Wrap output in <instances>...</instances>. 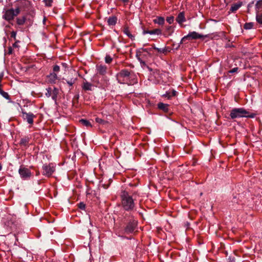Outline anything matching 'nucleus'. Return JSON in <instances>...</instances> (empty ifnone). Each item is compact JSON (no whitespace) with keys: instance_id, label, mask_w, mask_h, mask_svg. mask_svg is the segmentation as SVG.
Returning a JSON list of instances; mask_svg holds the SVG:
<instances>
[{"instance_id":"nucleus-1","label":"nucleus","mask_w":262,"mask_h":262,"mask_svg":"<svg viewBox=\"0 0 262 262\" xmlns=\"http://www.w3.org/2000/svg\"><path fill=\"white\" fill-rule=\"evenodd\" d=\"M121 206L126 211H131L136 207V199L134 195H132L128 191H123L120 195Z\"/></svg>"},{"instance_id":"nucleus-2","label":"nucleus","mask_w":262,"mask_h":262,"mask_svg":"<svg viewBox=\"0 0 262 262\" xmlns=\"http://www.w3.org/2000/svg\"><path fill=\"white\" fill-rule=\"evenodd\" d=\"M117 79L120 83H126L128 85H134L137 82V80L134 78L130 72L126 69L120 71L117 74Z\"/></svg>"},{"instance_id":"nucleus-3","label":"nucleus","mask_w":262,"mask_h":262,"mask_svg":"<svg viewBox=\"0 0 262 262\" xmlns=\"http://www.w3.org/2000/svg\"><path fill=\"white\" fill-rule=\"evenodd\" d=\"M255 116V114L250 113L243 107L233 108L231 111L230 114V116L232 119L242 117L253 118Z\"/></svg>"},{"instance_id":"nucleus-4","label":"nucleus","mask_w":262,"mask_h":262,"mask_svg":"<svg viewBox=\"0 0 262 262\" xmlns=\"http://www.w3.org/2000/svg\"><path fill=\"white\" fill-rule=\"evenodd\" d=\"M20 13V9L17 8L15 9H9L7 10L3 16V18L8 21L10 22L13 20L15 16L18 15Z\"/></svg>"},{"instance_id":"nucleus-5","label":"nucleus","mask_w":262,"mask_h":262,"mask_svg":"<svg viewBox=\"0 0 262 262\" xmlns=\"http://www.w3.org/2000/svg\"><path fill=\"white\" fill-rule=\"evenodd\" d=\"M152 74L156 82L158 83L164 82L165 78L167 76V73L165 72L158 69L154 70Z\"/></svg>"},{"instance_id":"nucleus-6","label":"nucleus","mask_w":262,"mask_h":262,"mask_svg":"<svg viewBox=\"0 0 262 262\" xmlns=\"http://www.w3.org/2000/svg\"><path fill=\"white\" fill-rule=\"evenodd\" d=\"M42 174L47 177H50L55 171V167L53 163L44 164L42 166Z\"/></svg>"},{"instance_id":"nucleus-7","label":"nucleus","mask_w":262,"mask_h":262,"mask_svg":"<svg viewBox=\"0 0 262 262\" xmlns=\"http://www.w3.org/2000/svg\"><path fill=\"white\" fill-rule=\"evenodd\" d=\"M205 36L203 35L199 34V33L193 31L188 33V35L184 36L181 41V43L185 42L187 40H190L191 39H197L203 38Z\"/></svg>"},{"instance_id":"nucleus-8","label":"nucleus","mask_w":262,"mask_h":262,"mask_svg":"<svg viewBox=\"0 0 262 262\" xmlns=\"http://www.w3.org/2000/svg\"><path fill=\"white\" fill-rule=\"evenodd\" d=\"M46 92L45 95L47 97H51L54 101H56L57 96L59 94V89L55 87L52 89L51 87H49L46 89Z\"/></svg>"},{"instance_id":"nucleus-9","label":"nucleus","mask_w":262,"mask_h":262,"mask_svg":"<svg viewBox=\"0 0 262 262\" xmlns=\"http://www.w3.org/2000/svg\"><path fill=\"white\" fill-rule=\"evenodd\" d=\"M18 172L21 178L25 180L29 179L32 176V173L30 170L24 166H20Z\"/></svg>"},{"instance_id":"nucleus-10","label":"nucleus","mask_w":262,"mask_h":262,"mask_svg":"<svg viewBox=\"0 0 262 262\" xmlns=\"http://www.w3.org/2000/svg\"><path fill=\"white\" fill-rule=\"evenodd\" d=\"M22 117L24 120H26L29 124L32 125L34 122V118H36V116L32 113H27L22 111Z\"/></svg>"},{"instance_id":"nucleus-11","label":"nucleus","mask_w":262,"mask_h":262,"mask_svg":"<svg viewBox=\"0 0 262 262\" xmlns=\"http://www.w3.org/2000/svg\"><path fill=\"white\" fill-rule=\"evenodd\" d=\"M152 49H154L160 53H163L165 55L167 54V52L170 51L168 50V48L167 47H165L164 48H158L156 47L155 45H152V48H146L144 49V51L148 52V51H151Z\"/></svg>"},{"instance_id":"nucleus-12","label":"nucleus","mask_w":262,"mask_h":262,"mask_svg":"<svg viewBox=\"0 0 262 262\" xmlns=\"http://www.w3.org/2000/svg\"><path fill=\"white\" fill-rule=\"evenodd\" d=\"M137 226V222L135 221L129 222L125 228V232L126 233H130L134 231Z\"/></svg>"},{"instance_id":"nucleus-13","label":"nucleus","mask_w":262,"mask_h":262,"mask_svg":"<svg viewBox=\"0 0 262 262\" xmlns=\"http://www.w3.org/2000/svg\"><path fill=\"white\" fill-rule=\"evenodd\" d=\"M96 68L97 73L101 75H104L107 72V67L105 65L98 64Z\"/></svg>"},{"instance_id":"nucleus-14","label":"nucleus","mask_w":262,"mask_h":262,"mask_svg":"<svg viewBox=\"0 0 262 262\" xmlns=\"http://www.w3.org/2000/svg\"><path fill=\"white\" fill-rule=\"evenodd\" d=\"M123 32L126 35L128 38L132 40L135 39V36L131 33L129 27L127 25H124L122 28Z\"/></svg>"},{"instance_id":"nucleus-15","label":"nucleus","mask_w":262,"mask_h":262,"mask_svg":"<svg viewBox=\"0 0 262 262\" xmlns=\"http://www.w3.org/2000/svg\"><path fill=\"white\" fill-rule=\"evenodd\" d=\"M176 21L181 26H182V24L186 21V18L185 16L184 12H181L179 13L178 15L176 18Z\"/></svg>"},{"instance_id":"nucleus-16","label":"nucleus","mask_w":262,"mask_h":262,"mask_svg":"<svg viewBox=\"0 0 262 262\" xmlns=\"http://www.w3.org/2000/svg\"><path fill=\"white\" fill-rule=\"evenodd\" d=\"M158 108L162 110L164 113H168L169 112V105L162 102H160L157 105Z\"/></svg>"},{"instance_id":"nucleus-17","label":"nucleus","mask_w":262,"mask_h":262,"mask_svg":"<svg viewBox=\"0 0 262 262\" xmlns=\"http://www.w3.org/2000/svg\"><path fill=\"white\" fill-rule=\"evenodd\" d=\"M30 141V137L29 136H25L21 138L19 141V145L21 146L26 147L28 145Z\"/></svg>"},{"instance_id":"nucleus-18","label":"nucleus","mask_w":262,"mask_h":262,"mask_svg":"<svg viewBox=\"0 0 262 262\" xmlns=\"http://www.w3.org/2000/svg\"><path fill=\"white\" fill-rule=\"evenodd\" d=\"M242 5V2H238L236 3H234L231 5L230 11L231 12H235Z\"/></svg>"},{"instance_id":"nucleus-19","label":"nucleus","mask_w":262,"mask_h":262,"mask_svg":"<svg viewBox=\"0 0 262 262\" xmlns=\"http://www.w3.org/2000/svg\"><path fill=\"white\" fill-rule=\"evenodd\" d=\"M93 84L87 81H83L82 88L84 91H92Z\"/></svg>"},{"instance_id":"nucleus-20","label":"nucleus","mask_w":262,"mask_h":262,"mask_svg":"<svg viewBox=\"0 0 262 262\" xmlns=\"http://www.w3.org/2000/svg\"><path fill=\"white\" fill-rule=\"evenodd\" d=\"M177 92L172 90L171 92H166L165 94L163 95V97L167 98L170 99L172 97H174L177 95Z\"/></svg>"},{"instance_id":"nucleus-21","label":"nucleus","mask_w":262,"mask_h":262,"mask_svg":"<svg viewBox=\"0 0 262 262\" xmlns=\"http://www.w3.org/2000/svg\"><path fill=\"white\" fill-rule=\"evenodd\" d=\"M48 78L51 83H55L57 80V74L52 73L48 76Z\"/></svg>"},{"instance_id":"nucleus-22","label":"nucleus","mask_w":262,"mask_h":262,"mask_svg":"<svg viewBox=\"0 0 262 262\" xmlns=\"http://www.w3.org/2000/svg\"><path fill=\"white\" fill-rule=\"evenodd\" d=\"M153 22L159 25H163L165 23V19L162 16H158L156 19L153 20Z\"/></svg>"},{"instance_id":"nucleus-23","label":"nucleus","mask_w":262,"mask_h":262,"mask_svg":"<svg viewBox=\"0 0 262 262\" xmlns=\"http://www.w3.org/2000/svg\"><path fill=\"white\" fill-rule=\"evenodd\" d=\"M117 18L116 16H113L110 17L107 19V24L109 26H114L117 23Z\"/></svg>"},{"instance_id":"nucleus-24","label":"nucleus","mask_w":262,"mask_h":262,"mask_svg":"<svg viewBox=\"0 0 262 262\" xmlns=\"http://www.w3.org/2000/svg\"><path fill=\"white\" fill-rule=\"evenodd\" d=\"M79 122L82 124H83V125H84L86 127H92V125L91 124V122L87 120L82 119L79 120Z\"/></svg>"},{"instance_id":"nucleus-25","label":"nucleus","mask_w":262,"mask_h":262,"mask_svg":"<svg viewBox=\"0 0 262 262\" xmlns=\"http://www.w3.org/2000/svg\"><path fill=\"white\" fill-rule=\"evenodd\" d=\"M26 17L25 16L19 17L17 18L16 23L18 25H23L25 24L26 21Z\"/></svg>"},{"instance_id":"nucleus-26","label":"nucleus","mask_w":262,"mask_h":262,"mask_svg":"<svg viewBox=\"0 0 262 262\" xmlns=\"http://www.w3.org/2000/svg\"><path fill=\"white\" fill-rule=\"evenodd\" d=\"M262 9V0H259L255 5V9L256 12H260V10Z\"/></svg>"},{"instance_id":"nucleus-27","label":"nucleus","mask_w":262,"mask_h":262,"mask_svg":"<svg viewBox=\"0 0 262 262\" xmlns=\"http://www.w3.org/2000/svg\"><path fill=\"white\" fill-rule=\"evenodd\" d=\"M256 19L259 24L262 25V12H256Z\"/></svg>"},{"instance_id":"nucleus-28","label":"nucleus","mask_w":262,"mask_h":262,"mask_svg":"<svg viewBox=\"0 0 262 262\" xmlns=\"http://www.w3.org/2000/svg\"><path fill=\"white\" fill-rule=\"evenodd\" d=\"M0 94L6 99L9 100L10 99L8 93L4 91L2 87H0Z\"/></svg>"},{"instance_id":"nucleus-29","label":"nucleus","mask_w":262,"mask_h":262,"mask_svg":"<svg viewBox=\"0 0 262 262\" xmlns=\"http://www.w3.org/2000/svg\"><path fill=\"white\" fill-rule=\"evenodd\" d=\"M162 33L161 30L159 29H155L152 30H150L149 34H157L160 35Z\"/></svg>"},{"instance_id":"nucleus-30","label":"nucleus","mask_w":262,"mask_h":262,"mask_svg":"<svg viewBox=\"0 0 262 262\" xmlns=\"http://www.w3.org/2000/svg\"><path fill=\"white\" fill-rule=\"evenodd\" d=\"M20 43V41L19 40H16L15 41V42L13 43L12 46H11L14 49H16L17 51L19 50V49L20 48V46L19 43Z\"/></svg>"},{"instance_id":"nucleus-31","label":"nucleus","mask_w":262,"mask_h":262,"mask_svg":"<svg viewBox=\"0 0 262 262\" xmlns=\"http://www.w3.org/2000/svg\"><path fill=\"white\" fill-rule=\"evenodd\" d=\"M253 26H254L253 23H247L244 25V28L245 29H251L253 27Z\"/></svg>"},{"instance_id":"nucleus-32","label":"nucleus","mask_w":262,"mask_h":262,"mask_svg":"<svg viewBox=\"0 0 262 262\" xmlns=\"http://www.w3.org/2000/svg\"><path fill=\"white\" fill-rule=\"evenodd\" d=\"M43 2L44 3L45 6L51 7L52 6L53 0H43Z\"/></svg>"},{"instance_id":"nucleus-33","label":"nucleus","mask_w":262,"mask_h":262,"mask_svg":"<svg viewBox=\"0 0 262 262\" xmlns=\"http://www.w3.org/2000/svg\"><path fill=\"white\" fill-rule=\"evenodd\" d=\"M14 49L11 46H9L8 48V50L5 52V55H11L14 53Z\"/></svg>"},{"instance_id":"nucleus-34","label":"nucleus","mask_w":262,"mask_h":262,"mask_svg":"<svg viewBox=\"0 0 262 262\" xmlns=\"http://www.w3.org/2000/svg\"><path fill=\"white\" fill-rule=\"evenodd\" d=\"M95 121L97 123L101 124H104L107 123V121L98 117L96 118Z\"/></svg>"},{"instance_id":"nucleus-35","label":"nucleus","mask_w":262,"mask_h":262,"mask_svg":"<svg viewBox=\"0 0 262 262\" xmlns=\"http://www.w3.org/2000/svg\"><path fill=\"white\" fill-rule=\"evenodd\" d=\"M112 58L110 55H106L105 58V61L107 63H110L112 61Z\"/></svg>"},{"instance_id":"nucleus-36","label":"nucleus","mask_w":262,"mask_h":262,"mask_svg":"<svg viewBox=\"0 0 262 262\" xmlns=\"http://www.w3.org/2000/svg\"><path fill=\"white\" fill-rule=\"evenodd\" d=\"M60 71V67L58 65H55L53 67V73H57Z\"/></svg>"},{"instance_id":"nucleus-37","label":"nucleus","mask_w":262,"mask_h":262,"mask_svg":"<svg viewBox=\"0 0 262 262\" xmlns=\"http://www.w3.org/2000/svg\"><path fill=\"white\" fill-rule=\"evenodd\" d=\"M166 21L169 24H171L173 23L174 21V17L173 16H169L166 18Z\"/></svg>"},{"instance_id":"nucleus-38","label":"nucleus","mask_w":262,"mask_h":262,"mask_svg":"<svg viewBox=\"0 0 262 262\" xmlns=\"http://www.w3.org/2000/svg\"><path fill=\"white\" fill-rule=\"evenodd\" d=\"M78 207L79 208L82 210H85V204L83 202H80L78 204Z\"/></svg>"},{"instance_id":"nucleus-39","label":"nucleus","mask_w":262,"mask_h":262,"mask_svg":"<svg viewBox=\"0 0 262 262\" xmlns=\"http://www.w3.org/2000/svg\"><path fill=\"white\" fill-rule=\"evenodd\" d=\"M16 31H12L11 32V34H10V36H11V38H13V39L16 41V40H17L16 38Z\"/></svg>"},{"instance_id":"nucleus-40","label":"nucleus","mask_w":262,"mask_h":262,"mask_svg":"<svg viewBox=\"0 0 262 262\" xmlns=\"http://www.w3.org/2000/svg\"><path fill=\"white\" fill-rule=\"evenodd\" d=\"M76 81L75 79H71L70 80H67V83L71 86L75 83Z\"/></svg>"},{"instance_id":"nucleus-41","label":"nucleus","mask_w":262,"mask_h":262,"mask_svg":"<svg viewBox=\"0 0 262 262\" xmlns=\"http://www.w3.org/2000/svg\"><path fill=\"white\" fill-rule=\"evenodd\" d=\"M4 76V72H2L0 73V87L2 86V85L1 84V82L3 79Z\"/></svg>"},{"instance_id":"nucleus-42","label":"nucleus","mask_w":262,"mask_h":262,"mask_svg":"<svg viewBox=\"0 0 262 262\" xmlns=\"http://www.w3.org/2000/svg\"><path fill=\"white\" fill-rule=\"evenodd\" d=\"M237 70H238L237 68H234L232 69V70H230L228 72L229 73H233L237 72Z\"/></svg>"},{"instance_id":"nucleus-43","label":"nucleus","mask_w":262,"mask_h":262,"mask_svg":"<svg viewBox=\"0 0 262 262\" xmlns=\"http://www.w3.org/2000/svg\"><path fill=\"white\" fill-rule=\"evenodd\" d=\"M172 27L171 26H167L166 27V30L167 31H169V32H170L172 30Z\"/></svg>"},{"instance_id":"nucleus-44","label":"nucleus","mask_w":262,"mask_h":262,"mask_svg":"<svg viewBox=\"0 0 262 262\" xmlns=\"http://www.w3.org/2000/svg\"><path fill=\"white\" fill-rule=\"evenodd\" d=\"M149 32H150V30H144L143 31L144 34H149Z\"/></svg>"},{"instance_id":"nucleus-45","label":"nucleus","mask_w":262,"mask_h":262,"mask_svg":"<svg viewBox=\"0 0 262 262\" xmlns=\"http://www.w3.org/2000/svg\"><path fill=\"white\" fill-rule=\"evenodd\" d=\"M124 3H127L129 2V0H121Z\"/></svg>"},{"instance_id":"nucleus-46","label":"nucleus","mask_w":262,"mask_h":262,"mask_svg":"<svg viewBox=\"0 0 262 262\" xmlns=\"http://www.w3.org/2000/svg\"><path fill=\"white\" fill-rule=\"evenodd\" d=\"M39 174H40V173H39V171H37L36 172V176H38Z\"/></svg>"},{"instance_id":"nucleus-47","label":"nucleus","mask_w":262,"mask_h":262,"mask_svg":"<svg viewBox=\"0 0 262 262\" xmlns=\"http://www.w3.org/2000/svg\"><path fill=\"white\" fill-rule=\"evenodd\" d=\"M2 165L0 164V170L2 169Z\"/></svg>"},{"instance_id":"nucleus-48","label":"nucleus","mask_w":262,"mask_h":262,"mask_svg":"<svg viewBox=\"0 0 262 262\" xmlns=\"http://www.w3.org/2000/svg\"><path fill=\"white\" fill-rule=\"evenodd\" d=\"M172 32V31H171L170 32V33H169V34H171V33Z\"/></svg>"}]
</instances>
